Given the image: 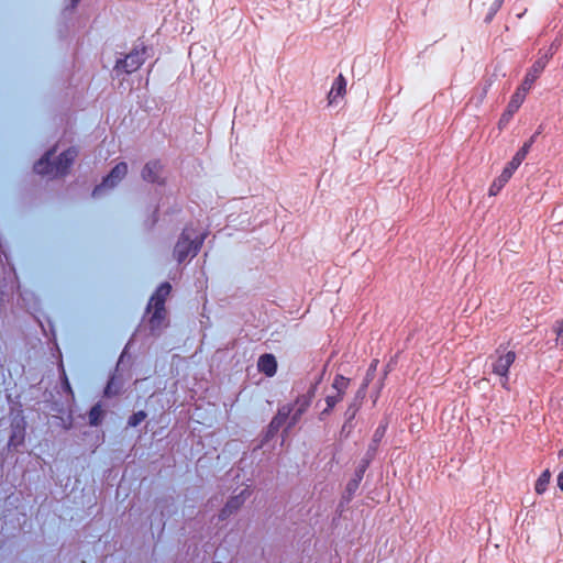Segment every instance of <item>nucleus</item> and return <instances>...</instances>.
Segmentation results:
<instances>
[{
    "mask_svg": "<svg viewBox=\"0 0 563 563\" xmlns=\"http://www.w3.org/2000/svg\"><path fill=\"white\" fill-rule=\"evenodd\" d=\"M77 156L75 148L64 151L56 161L55 150L48 151L35 165L34 170L41 175L63 176Z\"/></svg>",
    "mask_w": 563,
    "mask_h": 563,
    "instance_id": "1",
    "label": "nucleus"
},
{
    "mask_svg": "<svg viewBox=\"0 0 563 563\" xmlns=\"http://www.w3.org/2000/svg\"><path fill=\"white\" fill-rule=\"evenodd\" d=\"M205 240V234H197L194 230L186 228L179 236L175 249V258L183 263L189 256L194 257L197 255Z\"/></svg>",
    "mask_w": 563,
    "mask_h": 563,
    "instance_id": "2",
    "label": "nucleus"
},
{
    "mask_svg": "<svg viewBox=\"0 0 563 563\" xmlns=\"http://www.w3.org/2000/svg\"><path fill=\"white\" fill-rule=\"evenodd\" d=\"M538 133L531 136V139L523 144V146L516 153L512 159L508 163V165L504 168L500 176L494 180V183L489 187V195L496 196L501 188L506 185V183L511 178L514 172L520 166L522 161L526 158L532 143L536 140Z\"/></svg>",
    "mask_w": 563,
    "mask_h": 563,
    "instance_id": "3",
    "label": "nucleus"
},
{
    "mask_svg": "<svg viewBox=\"0 0 563 563\" xmlns=\"http://www.w3.org/2000/svg\"><path fill=\"white\" fill-rule=\"evenodd\" d=\"M515 360L516 353L506 351L503 346H499L488 358L492 372L500 377L501 386L507 389L509 383L508 371Z\"/></svg>",
    "mask_w": 563,
    "mask_h": 563,
    "instance_id": "4",
    "label": "nucleus"
},
{
    "mask_svg": "<svg viewBox=\"0 0 563 563\" xmlns=\"http://www.w3.org/2000/svg\"><path fill=\"white\" fill-rule=\"evenodd\" d=\"M316 386H311L310 389L296 398L292 407V411L289 416V421L283 431V439H285L292 427H295L301 419L302 415L308 410L314 396Z\"/></svg>",
    "mask_w": 563,
    "mask_h": 563,
    "instance_id": "5",
    "label": "nucleus"
},
{
    "mask_svg": "<svg viewBox=\"0 0 563 563\" xmlns=\"http://www.w3.org/2000/svg\"><path fill=\"white\" fill-rule=\"evenodd\" d=\"M146 57V47H135L130 54H128L123 59H118L114 66L115 71H123L125 74H131L137 70Z\"/></svg>",
    "mask_w": 563,
    "mask_h": 563,
    "instance_id": "6",
    "label": "nucleus"
},
{
    "mask_svg": "<svg viewBox=\"0 0 563 563\" xmlns=\"http://www.w3.org/2000/svg\"><path fill=\"white\" fill-rule=\"evenodd\" d=\"M146 316L150 333L154 336L159 335L163 329L168 325V312L166 308L153 307L152 312H146Z\"/></svg>",
    "mask_w": 563,
    "mask_h": 563,
    "instance_id": "7",
    "label": "nucleus"
},
{
    "mask_svg": "<svg viewBox=\"0 0 563 563\" xmlns=\"http://www.w3.org/2000/svg\"><path fill=\"white\" fill-rule=\"evenodd\" d=\"M128 165L124 162L117 164L109 175L103 179L102 184L97 186L93 190V196H99L103 189L115 187L126 175Z\"/></svg>",
    "mask_w": 563,
    "mask_h": 563,
    "instance_id": "8",
    "label": "nucleus"
},
{
    "mask_svg": "<svg viewBox=\"0 0 563 563\" xmlns=\"http://www.w3.org/2000/svg\"><path fill=\"white\" fill-rule=\"evenodd\" d=\"M145 181L163 185L165 183L164 167L159 161L147 162L141 173Z\"/></svg>",
    "mask_w": 563,
    "mask_h": 563,
    "instance_id": "9",
    "label": "nucleus"
},
{
    "mask_svg": "<svg viewBox=\"0 0 563 563\" xmlns=\"http://www.w3.org/2000/svg\"><path fill=\"white\" fill-rule=\"evenodd\" d=\"M548 60H549L548 55H543L542 57L537 59L534 62V64L532 65V67L527 73V75L525 77V80L522 81L520 87H518V89H521V91L523 93H527L531 89V87H532L533 82L536 81V79L540 76V74L545 68V66L548 64Z\"/></svg>",
    "mask_w": 563,
    "mask_h": 563,
    "instance_id": "10",
    "label": "nucleus"
},
{
    "mask_svg": "<svg viewBox=\"0 0 563 563\" xmlns=\"http://www.w3.org/2000/svg\"><path fill=\"white\" fill-rule=\"evenodd\" d=\"M249 490L243 489L239 495H235L231 497L225 506L221 509V511L218 515V518L220 521L227 520L230 516L235 514L242 505L245 503L246 498L249 497Z\"/></svg>",
    "mask_w": 563,
    "mask_h": 563,
    "instance_id": "11",
    "label": "nucleus"
},
{
    "mask_svg": "<svg viewBox=\"0 0 563 563\" xmlns=\"http://www.w3.org/2000/svg\"><path fill=\"white\" fill-rule=\"evenodd\" d=\"M526 93L521 91V89H517L512 95L506 111L503 113L499 125H506L510 121L511 117L518 111L525 100Z\"/></svg>",
    "mask_w": 563,
    "mask_h": 563,
    "instance_id": "12",
    "label": "nucleus"
},
{
    "mask_svg": "<svg viewBox=\"0 0 563 563\" xmlns=\"http://www.w3.org/2000/svg\"><path fill=\"white\" fill-rule=\"evenodd\" d=\"M170 291H172V286L169 283L162 284L158 287V289L156 290V292L151 297L147 308H146V312L151 313L153 307L166 308L165 301H166L167 297L169 296Z\"/></svg>",
    "mask_w": 563,
    "mask_h": 563,
    "instance_id": "13",
    "label": "nucleus"
},
{
    "mask_svg": "<svg viewBox=\"0 0 563 563\" xmlns=\"http://www.w3.org/2000/svg\"><path fill=\"white\" fill-rule=\"evenodd\" d=\"M257 366L260 372L266 374L267 376H273L277 369V362L274 355L264 354L260 357Z\"/></svg>",
    "mask_w": 563,
    "mask_h": 563,
    "instance_id": "14",
    "label": "nucleus"
},
{
    "mask_svg": "<svg viewBox=\"0 0 563 563\" xmlns=\"http://www.w3.org/2000/svg\"><path fill=\"white\" fill-rule=\"evenodd\" d=\"M292 411V407L289 404L283 405L278 408L276 416L272 419L271 426L273 429L279 430L282 426L289 421V416Z\"/></svg>",
    "mask_w": 563,
    "mask_h": 563,
    "instance_id": "15",
    "label": "nucleus"
},
{
    "mask_svg": "<svg viewBox=\"0 0 563 563\" xmlns=\"http://www.w3.org/2000/svg\"><path fill=\"white\" fill-rule=\"evenodd\" d=\"M346 81L342 75H340L332 85L330 92L328 93L329 103L332 104L336 101V98L342 97L345 92Z\"/></svg>",
    "mask_w": 563,
    "mask_h": 563,
    "instance_id": "16",
    "label": "nucleus"
},
{
    "mask_svg": "<svg viewBox=\"0 0 563 563\" xmlns=\"http://www.w3.org/2000/svg\"><path fill=\"white\" fill-rule=\"evenodd\" d=\"M104 416V410L100 404L95 405L89 411V423L98 426L101 423Z\"/></svg>",
    "mask_w": 563,
    "mask_h": 563,
    "instance_id": "17",
    "label": "nucleus"
},
{
    "mask_svg": "<svg viewBox=\"0 0 563 563\" xmlns=\"http://www.w3.org/2000/svg\"><path fill=\"white\" fill-rule=\"evenodd\" d=\"M551 473L549 470H545L540 477L538 478L536 483V492L538 494H543L548 487V484L550 483Z\"/></svg>",
    "mask_w": 563,
    "mask_h": 563,
    "instance_id": "18",
    "label": "nucleus"
},
{
    "mask_svg": "<svg viewBox=\"0 0 563 563\" xmlns=\"http://www.w3.org/2000/svg\"><path fill=\"white\" fill-rule=\"evenodd\" d=\"M24 440V430L23 428H19V427H15L11 437H10V440H9V446H14L16 448L18 445L22 444Z\"/></svg>",
    "mask_w": 563,
    "mask_h": 563,
    "instance_id": "19",
    "label": "nucleus"
},
{
    "mask_svg": "<svg viewBox=\"0 0 563 563\" xmlns=\"http://www.w3.org/2000/svg\"><path fill=\"white\" fill-rule=\"evenodd\" d=\"M343 395L341 394H336L335 395H329L327 396L325 398V401H327V408L321 412V418L324 416V415H328L330 412V410L339 402L341 401Z\"/></svg>",
    "mask_w": 563,
    "mask_h": 563,
    "instance_id": "20",
    "label": "nucleus"
},
{
    "mask_svg": "<svg viewBox=\"0 0 563 563\" xmlns=\"http://www.w3.org/2000/svg\"><path fill=\"white\" fill-rule=\"evenodd\" d=\"M349 385V379L343 376H336L332 384V387L336 390V394L343 395L344 390Z\"/></svg>",
    "mask_w": 563,
    "mask_h": 563,
    "instance_id": "21",
    "label": "nucleus"
},
{
    "mask_svg": "<svg viewBox=\"0 0 563 563\" xmlns=\"http://www.w3.org/2000/svg\"><path fill=\"white\" fill-rule=\"evenodd\" d=\"M553 332L556 334V346L563 349V320H559L553 324Z\"/></svg>",
    "mask_w": 563,
    "mask_h": 563,
    "instance_id": "22",
    "label": "nucleus"
},
{
    "mask_svg": "<svg viewBox=\"0 0 563 563\" xmlns=\"http://www.w3.org/2000/svg\"><path fill=\"white\" fill-rule=\"evenodd\" d=\"M278 430L277 429H273V427L271 424H268L267 427V430L265 432V434L263 435V439L261 440V443L257 445V448H264L268 444V442L275 438V435L277 434Z\"/></svg>",
    "mask_w": 563,
    "mask_h": 563,
    "instance_id": "23",
    "label": "nucleus"
},
{
    "mask_svg": "<svg viewBox=\"0 0 563 563\" xmlns=\"http://www.w3.org/2000/svg\"><path fill=\"white\" fill-rule=\"evenodd\" d=\"M147 415L145 411H137L135 413H133L130 418H129V421H128V424L130 427H136L139 426L142 421H144L146 419Z\"/></svg>",
    "mask_w": 563,
    "mask_h": 563,
    "instance_id": "24",
    "label": "nucleus"
},
{
    "mask_svg": "<svg viewBox=\"0 0 563 563\" xmlns=\"http://www.w3.org/2000/svg\"><path fill=\"white\" fill-rule=\"evenodd\" d=\"M361 481V475H357V477H354L347 483L346 492L349 493V495H352L358 488Z\"/></svg>",
    "mask_w": 563,
    "mask_h": 563,
    "instance_id": "25",
    "label": "nucleus"
},
{
    "mask_svg": "<svg viewBox=\"0 0 563 563\" xmlns=\"http://www.w3.org/2000/svg\"><path fill=\"white\" fill-rule=\"evenodd\" d=\"M385 432H386V426L385 424L378 426V428L375 430V432L373 434V442L378 443L382 440V438L384 437Z\"/></svg>",
    "mask_w": 563,
    "mask_h": 563,
    "instance_id": "26",
    "label": "nucleus"
},
{
    "mask_svg": "<svg viewBox=\"0 0 563 563\" xmlns=\"http://www.w3.org/2000/svg\"><path fill=\"white\" fill-rule=\"evenodd\" d=\"M369 462L371 461L365 457L362 460L361 465L358 466V468L356 471L355 477H357V475H361V479L363 478V474H364L366 467L368 466Z\"/></svg>",
    "mask_w": 563,
    "mask_h": 563,
    "instance_id": "27",
    "label": "nucleus"
},
{
    "mask_svg": "<svg viewBox=\"0 0 563 563\" xmlns=\"http://www.w3.org/2000/svg\"><path fill=\"white\" fill-rule=\"evenodd\" d=\"M377 444H378V443H374V442L372 441V444H371V445H369V448H368V451H367V453H366L365 459H367V460H369V461H371V460L374 457L375 452H376V449H377Z\"/></svg>",
    "mask_w": 563,
    "mask_h": 563,
    "instance_id": "28",
    "label": "nucleus"
},
{
    "mask_svg": "<svg viewBox=\"0 0 563 563\" xmlns=\"http://www.w3.org/2000/svg\"><path fill=\"white\" fill-rule=\"evenodd\" d=\"M558 486L563 492V472L558 476Z\"/></svg>",
    "mask_w": 563,
    "mask_h": 563,
    "instance_id": "29",
    "label": "nucleus"
},
{
    "mask_svg": "<svg viewBox=\"0 0 563 563\" xmlns=\"http://www.w3.org/2000/svg\"><path fill=\"white\" fill-rule=\"evenodd\" d=\"M80 0H70L69 9L74 10Z\"/></svg>",
    "mask_w": 563,
    "mask_h": 563,
    "instance_id": "30",
    "label": "nucleus"
},
{
    "mask_svg": "<svg viewBox=\"0 0 563 563\" xmlns=\"http://www.w3.org/2000/svg\"><path fill=\"white\" fill-rule=\"evenodd\" d=\"M346 415H349V418L352 419L355 416V410H351V408L347 410Z\"/></svg>",
    "mask_w": 563,
    "mask_h": 563,
    "instance_id": "31",
    "label": "nucleus"
},
{
    "mask_svg": "<svg viewBox=\"0 0 563 563\" xmlns=\"http://www.w3.org/2000/svg\"><path fill=\"white\" fill-rule=\"evenodd\" d=\"M560 455H563V449L561 450Z\"/></svg>",
    "mask_w": 563,
    "mask_h": 563,
    "instance_id": "32",
    "label": "nucleus"
}]
</instances>
